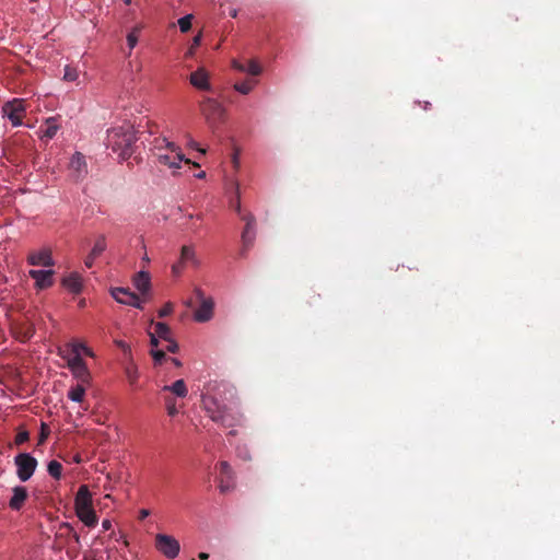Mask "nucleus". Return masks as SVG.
<instances>
[{
    "label": "nucleus",
    "instance_id": "obj_1",
    "mask_svg": "<svg viewBox=\"0 0 560 560\" xmlns=\"http://www.w3.org/2000/svg\"><path fill=\"white\" fill-rule=\"evenodd\" d=\"M135 142L136 136L130 128L115 127L107 130L106 147L118 161H125L131 156Z\"/></svg>",
    "mask_w": 560,
    "mask_h": 560
},
{
    "label": "nucleus",
    "instance_id": "obj_2",
    "mask_svg": "<svg viewBox=\"0 0 560 560\" xmlns=\"http://www.w3.org/2000/svg\"><path fill=\"white\" fill-rule=\"evenodd\" d=\"M155 148L159 151L156 153L159 164L167 166L170 170L180 168L182 165L187 166L189 170L191 165L199 167L198 164L192 163L189 159H185L180 148L166 138L156 139Z\"/></svg>",
    "mask_w": 560,
    "mask_h": 560
},
{
    "label": "nucleus",
    "instance_id": "obj_3",
    "mask_svg": "<svg viewBox=\"0 0 560 560\" xmlns=\"http://www.w3.org/2000/svg\"><path fill=\"white\" fill-rule=\"evenodd\" d=\"M202 407L210 419L225 428H232L241 422V415L221 405L218 399L209 394L202 396Z\"/></svg>",
    "mask_w": 560,
    "mask_h": 560
},
{
    "label": "nucleus",
    "instance_id": "obj_4",
    "mask_svg": "<svg viewBox=\"0 0 560 560\" xmlns=\"http://www.w3.org/2000/svg\"><path fill=\"white\" fill-rule=\"evenodd\" d=\"M154 331L149 332L151 347H159L161 341H165V349L171 353H176L179 349L178 343L173 339L172 329L165 323H152Z\"/></svg>",
    "mask_w": 560,
    "mask_h": 560
},
{
    "label": "nucleus",
    "instance_id": "obj_5",
    "mask_svg": "<svg viewBox=\"0 0 560 560\" xmlns=\"http://www.w3.org/2000/svg\"><path fill=\"white\" fill-rule=\"evenodd\" d=\"M16 475L23 482L27 481L37 467V460L28 453H20L14 457Z\"/></svg>",
    "mask_w": 560,
    "mask_h": 560
},
{
    "label": "nucleus",
    "instance_id": "obj_6",
    "mask_svg": "<svg viewBox=\"0 0 560 560\" xmlns=\"http://www.w3.org/2000/svg\"><path fill=\"white\" fill-rule=\"evenodd\" d=\"M25 106L23 100L14 98L3 104L2 116L7 117L12 126L18 127L22 125V118L25 115Z\"/></svg>",
    "mask_w": 560,
    "mask_h": 560
},
{
    "label": "nucleus",
    "instance_id": "obj_7",
    "mask_svg": "<svg viewBox=\"0 0 560 560\" xmlns=\"http://www.w3.org/2000/svg\"><path fill=\"white\" fill-rule=\"evenodd\" d=\"M155 548L168 559L176 558L180 550L178 540L166 534L155 536Z\"/></svg>",
    "mask_w": 560,
    "mask_h": 560
},
{
    "label": "nucleus",
    "instance_id": "obj_8",
    "mask_svg": "<svg viewBox=\"0 0 560 560\" xmlns=\"http://www.w3.org/2000/svg\"><path fill=\"white\" fill-rule=\"evenodd\" d=\"M220 470L219 489L222 493H228L234 488V475L232 467L225 460L218 464Z\"/></svg>",
    "mask_w": 560,
    "mask_h": 560
},
{
    "label": "nucleus",
    "instance_id": "obj_9",
    "mask_svg": "<svg viewBox=\"0 0 560 560\" xmlns=\"http://www.w3.org/2000/svg\"><path fill=\"white\" fill-rule=\"evenodd\" d=\"M30 277L35 280L36 288L43 290L50 288L54 283L52 277L55 275V271L49 270H35L32 269L28 271Z\"/></svg>",
    "mask_w": 560,
    "mask_h": 560
},
{
    "label": "nucleus",
    "instance_id": "obj_10",
    "mask_svg": "<svg viewBox=\"0 0 560 560\" xmlns=\"http://www.w3.org/2000/svg\"><path fill=\"white\" fill-rule=\"evenodd\" d=\"M27 261L32 266L51 267L55 265L51 250L49 248H43L39 252L31 253L27 257Z\"/></svg>",
    "mask_w": 560,
    "mask_h": 560
},
{
    "label": "nucleus",
    "instance_id": "obj_11",
    "mask_svg": "<svg viewBox=\"0 0 560 560\" xmlns=\"http://www.w3.org/2000/svg\"><path fill=\"white\" fill-rule=\"evenodd\" d=\"M190 84L200 91H211L209 73L205 68H198L189 77Z\"/></svg>",
    "mask_w": 560,
    "mask_h": 560
},
{
    "label": "nucleus",
    "instance_id": "obj_12",
    "mask_svg": "<svg viewBox=\"0 0 560 560\" xmlns=\"http://www.w3.org/2000/svg\"><path fill=\"white\" fill-rule=\"evenodd\" d=\"M214 302L211 298L200 302L199 307L195 311L194 318L198 323L209 322L213 316Z\"/></svg>",
    "mask_w": 560,
    "mask_h": 560
},
{
    "label": "nucleus",
    "instance_id": "obj_13",
    "mask_svg": "<svg viewBox=\"0 0 560 560\" xmlns=\"http://www.w3.org/2000/svg\"><path fill=\"white\" fill-rule=\"evenodd\" d=\"M13 330H14L16 338L20 341L25 342L34 336L35 327H34L33 323H31L27 319H24L22 322L16 323L13 326Z\"/></svg>",
    "mask_w": 560,
    "mask_h": 560
},
{
    "label": "nucleus",
    "instance_id": "obj_14",
    "mask_svg": "<svg viewBox=\"0 0 560 560\" xmlns=\"http://www.w3.org/2000/svg\"><path fill=\"white\" fill-rule=\"evenodd\" d=\"M69 170L78 174H88L89 168L86 156L83 153L75 151L70 158Z\"/></svg>",
    "mask_w": 560,
    "mask_h": 560
},
{
    "label": "nucleus",
    "instance_id": "obj_15",
    "mask_svg": "<svg viewBox=\"0 0 560 560\" xmlns=\"http://www.w3.org/2000/svg\"><path fill=\"white\" fill-rule=\"evenodd\" d=\"M255 237H256L255 226L245 225L244 231L242 232V248L240 250L241 257L245 258L247 256L248 250L254 245Z\"/></svg>",
    "mask_w": 560,
    "mask_h": 560
},
{
    "label": "nucleus",
    "instance_id": "obj_16",
    "mask_svg": "<svg viewBox=\"0 0 560 560\" xmlns=\"http://www.w3.org/2000/svg\"><path fill=\"white\" fill-rule=\"evenodd\" d=\"M132 283L142 295L148 294L151 289V278L149 272L144 270L137 272L132 278Z\"/></svg>",
    "mask_w": 560,
    "mask_h": 560
},
{
    "label": "nucleus",
    "instance_id": "obj_17",
    "mask_svg": "<svg viewBox=\"0 0 560 560\" xmlns=\"http://www.w3.org/2000/svg\"><path fill=\"white\" fill-rule=\"evenodd\" d=\"M12 491L13 495L9 501V506L14 511H20L28 497L27 490L25 487L16 486Z\"/></svg>",
    "mask_w": 560,
    "mask_h": 560
},
{
    "label": "nucleus",
    "instance_id": "obj_18",
    "mask_svg": "<svg viewBox=\"0 0 560 560\" xmlns=\"http://www.w3.org/2000/svg\"><path fill=\"white\" fill-rule=\"evenodd\" d=\"M75 511L92 506V497L88 486L83 485L79 488L74 499Z\"/></svg>",
    "mask_w": 560,
    "mask_h": 560
},
{
    "label": "nucleus",
    "instance_id": "obj_19",
    "mask_svg": "<svg viewBox=\"0 0 560 560\" xmlns=\"http://www.w3.org/2000/svg\"><path fill=\"white\" fill-rule=\"evenodd\" d=\"M45 126H46L45 129H43V128L39 129V138L46 139V140L52 139L57 135V132L60 128V126L57 122L56 117L47 118L45 120Z\"/></svg>",
    "mask_w": 560,
    "mask_h": 560
},
{
    "label": "nucleus",
    "instance_id": "obj_20",
    "mask_svg": "<svg viewBox=\"0 0 560 560\" xmlns=\"http://www.w3.org/2000/svg\"><path fill=\"white\" fill-rule=\"evenodd\" d=\"M62 284L70 292L78 294L82 290V279L79 273L72 272L62 279Z\"/></svg>",
    "mask_w": 560,
    "mask_h": 560
},
{
    "label": "nucleus",
    "instance_id": "obj_21",
    "mask_svg": "<svg viewBox=\"0 0 560 560\" xmlns=\"http://www.w3.org/2000/svg\"><path fill=\"white\" fill-rule=\"evenodd\" d=\"M75 514L88 527H94L97 524V516L93 506L77 510Z\"/></svg>",
    "mask_w": 560,
    "mask_h": 560
},
{
    "label": "nucleus",
    "instance_id": "obj_22",
    "mask_svg": "<svg viewBox=\"0 0 560 560\" xmlns=\"http://www.w3.org/2000/svg\"><path fill=\"white\" fill-rule=\"evenodd\" d=\"M228 194H235V199L231 197L230 207L233 208L238 214H241V200H240V187L238 184L234 180H231L225 185Z\"/></svg>",
    "mask_w": 560,
    "mask_h": 560
},
{
    "label": "nucleus",
    "instance_id": "obj_23",
    "mask_svg": "<svg viewBox=\"0 0 560 560\" xmlns=\"http://www.w3.org/2000/svg\"><path fill=\"white\" fill-rule=\"evenodd\" d=\"M58 353L62 359L67 360V366L70 371H73L74 369L81 368L85 364L80 353H72L73 355L70 357L68 353H66L65 350L61 349H59Z\"/></svg>",
    "mask_w": 560,
    "mask_h": 560
},
{
    "label": "nucleus",
    "instance_id": "obj_24",
    "mask_svg": "<svg viewBox=\"0 0 560 560\" xmlns=\"http://www.w3.org/2000/svg\"><path fill=\"white\" fill-rule=\"evenodd\" d=\"M163 392H171L177 397L184 398L188 394V389L184 380H177L172 385H164L162 388Z\"/></svg>",
    "mask_w": 560,
    "mask_h": 560
},
{
    "label": "nucleus",
    "instance_id": "obj_25",
    "mask_svg": "<svg viewBox=\"0 0 560 560\" xmlns=\"http://www.w3.org/2000/svg\"><path fill=\"white\" fill-rule=\"evenodd\" d=\"M74 378L79 382V384L88 385L91 381V373L86 366V363L81 368L74 369L71 371Z\"/></svg>",
    "mask_w": 560,
    "mask_h": 560
},
{
    "label": "nucleus",
    "instance_id": "obj_26",
    "mask_svg": "<svg viewBox=\"0 0 560 560\" xmlns=\"http://www.w3.org/2000/svg\"><path fill=\"white\" fill-rule=\"evenodd\" d=\"M129 294L137 295L136 293L131 292L130 289L128 288L118 287L110 289V295L120 304H124V301L129 300Z\"/></svg>",
    "mask_w": 560,
    "mask_h": 560
},
{
    "label": "nucleus",
    "instance_id": "obj_27",
    "mask_svg": "<svg viewBox=\"0 0 560 560\" xmlns=\"http://www.w3.org/2000/svg\"><path fill=\"white\" fill-rule=\"evenodd\" d=\"M85 395V385L77 384L68 392V398L75 402H81Z\"/></svg>",
    "mask_w": 560,
    "mask_h": 560
},
{
    "label": "nucleus",
    "instance_id": "obj_28",
    "mask_svg": "<svg viewBox=\"0 0 560 560\" xmlns=\"http://www.w3.org/2000/svg\"><path fill=\"white\" fill-rule=\"evenodd\" d=\"M140 26H135L128 34H127V45L129 47V54H131V50L137 46L139 40V34H140Z\"/></svg>",
    "mask_w": 560,
    "mask_h": 560
},
{
    "label": "nucleus",
    "instance_id": "obj_29",
    "mask_svg": "<svg viewBox=\"0 0 560 560\" xmlns=\"http://www.w3.org/2000/svg\"><path fill=\"white\" fill-rule=\"evenodd\" d=\"M105 249H106L105 236L104 235H100L96 238V241L94 243V246L91 249L92 256L100 257L105 252Z\"/></svg>",
    "mask_w": 560,
    "mask_h": 560
},
{
    "label": "nucleus",
    "instance_id": "obj_30",
    "mask_svg": "<svg viewBox=\"0 0 560 560\" xmlns=\"http://www.w3.org/2000/svg\"><path fill=\"white\" fill-rule=\"evenodd\" d=\"M165 351H167L165 349V346L162 347V348H160V346L159 347H151L150 354L152 355L155 365L162 364L163 360L166 359Z\"/></svg>",
    "mask_w": 560,
    "mask_h": 560
},
{
    "label": "nucleus",
    "instance_id": "obj_31",
    "mask_svg": "<svg viewBox=\"0 0 560 560\" xmlns=\"http://www.w3.org/2000/svg\"><path fill=\"white\" fill-rule=\"evenodd\" d=\"M47 470L52 478L59 480L61 478L62 465L57 460H50Z\"/></svg>",
    "mask_w": 560,
    "mask_h": 560
},
{
    "label": "nucleus",
    "instance_id": "obj_32",
    "mask_svg": "<svg viewBox=\"0 0 560 560\" xmlns=\"http://www.w3.org/2000/svg\"><path fill=\"white\" fill-rule=\"evenodd\" d=\"M255 84H256L255 80H253V81H243V82H240V83H235L234 84V89L238 93L247 95V94H249L252 92V90L254 89Z\"/></svg>",
    "mask_w": 560,
    "mask_h": 560
},
{
    "label": "nucleus",
    "instance_id": "obj_33",
    "mask_svg": "<svg viewBox=\"0 0 560 560\" xmlns=\"http://www.w3.org/2000/svg\"><path fill=\"white\" fill-rule=\"evenodd\" d=\"M125 374L126 377L131 386H135L137 384V381L139 378V372L138 369L130 364L125 368Z\"/></svg>",
    "mask_w": 560,
    "mask_h": 560
},
{
    "label": "nucleus",
    "instance_id": "obj_34",
    "mask_svg": "<svg viewBox=\"0 0 560 560\" xmlns=\"http://www.w3.org/2000/svg\"><path fill=\"white\" fill-rule=\"evenodd\" d=\"M211 109L212 112H221L220 104L212 100V98H206L201 105L202 113L208 116V110Z\"/></svg>",
    "mask_w": 560,
    "mask_h": 560
},
{
    "label": "nucleus",
    "instance_id": "obj_35",
    "mask_svg": "<svg viewBox=\"0 0 560 560\" xmlns=\"http://www.w3.org/2000/svg\"><path fill=\"white\" fill-rule=\"evenodd\" d=\"M192 19H194L192 14H186V15L182 16L180 19H178L177 23H178V27H179L180 32L186 33L190 30Z\"/></svg>",
    "mask_w": 560,
    "mask_h": 560
},
{
    "label": "nucleus",
    "instance_id": "obj_36",
    "mask_svg": "<svg viewBox=\"0 0 560 560\" xmlns=\"http://www.w3.org/2000/svg\"><path fill=\"white\" fill-rule=\"evenodd\" d=\"M78 78H79V71L77 68L71 67L69 65L65 67V72H63L65 81L74 82L78 80Z\"/></svg>",
    "mask_w": 560,
    "mask_h": 560
},
{
    "label": "nucleus",
    "instance_id": "obj_37",
    "mask_svg": "<svg viewBox=\"0 0 560 560\" xmlns=\"http://www.w3.org/2000/svg\"><path fill=\"white\" fill-rule=\"evenodd\" d=\"M180 261H195V252L190 246L184 245L180 249Z\"/></svg>",
    "mask_w": 560,
    "mask_h": 560
},
{
    "label": "nucleus",
    "instance_id": "obj_38",
    "mask_svg": "<svg viewBox=\"0 0 560 560\" xmlns=\"http://www.w3.org/2000/svg\"><path fill=\"white\" fill-rule=\"evenodd\" d=\"M244 72H246L248 74H252V75H258L261 72V67H260V65L257 61L249 60L247 62V65H245V71Z\"/></svg>",
    "mask_w": 560,
    "mask_h": 560
},
{
    "label": "nucleus",
    "instance_id": "obj_39",
    "mask_svg": "<svg viewBox=\"0 0 560 560\" xmlns=\"http://www.w3.org/2000/svg\"><path fill=\"white\" fill-rule=\"evenodd\" d=\"M85 347H86V345L84 342L77 341V340H72L67 343V348L69 349V351L71 353H80L81 354V352H83Z\"/></svg>",
    "mask_w": 560,
    "mask_h": 560
},
{
    "label": "nucleus",
    "instance_id": "obj_40",
    "mask_svg": "<svg viewBox=\"0 0 560 560\" xmlns=\"http://www.w3.org/2000/svg\"><path fill=\"white\" fill-rule=\"evenodd\" d=\"M165 405H166V410H167L168 416L174 417L175 415H177L178 410L176 408V404H175V399L174 398L166 397L165 398Z\"/></svg>",
    "mask_w": 560,
    "mask_h": 560
},
{
    "label": "nucleus",
    "instance_id": "obj_41",
    "mask_svg": "<svg viewBox=\"0 0 560 560\" xmlns=\"http://www.w3.org/2000/svg\"><path fill=\"white\" fill-rule=\"evenodd\" d=\"M124 304L125 305L133 306V307L139 308V310L143 308L142 301L140 300V298L138 295H130L129 294V300L124 301Z\"/></svg>",
    "mask_w": 560,
    "mask_h": 560
},
{
    "label": "nucleus",
    "instance_id": "obj_42",
    "mask_svg": "<svg viewBox=\"0 0 560 560\" xmlns=\"http://www.w3.org/2000/svg\"><path fill=\"white\" fill-rule=\"evenodd\" d=\"M49 433H50V429H49L48 424H46L45 422H42L40 433H39V438H38V444L45 443Z\"/></svg>",
    "mask_w": 560,
    "mask_h": 560
},
{
    "label": "nucleus",
    "instance_id": "obj_43",
    "mask_svg": "<svg viewBox=\"0 0 560 560\" xmlns=\"http://www.w3.org/2000/svg\"><path fill=\"white\" fill-rule=\"evenodd\" d=\"M28 439H30L28 431L19 430V432L15 435V444L21 445V444L25 443L26 441H28Z\"/></svg>",
    "mask_w": 560,
    "mask_h": 560
},
{
    "label": "nucleus",
    "instance_id": "obj_44",
    "mask_svg": "<svg viewBox=\"0 0 560 560\" xmlns=\"http://www.w3.org/2000/svg\"><path fill=\"white\" fill-rule=\"evenodd\" d=\"M240 215H241V219L243 221H245V225H248V226L256 225L255 217L252 213H244V214L241 213Z\"/></svg>",
    "mask_w": 560,
    "mask_h": 560
},
{
    "label": "nucleus",
    "instance_id": "obj_45",
    "mask_svg": "<svg viewBox=\"0 0 560 560\" xmlns=\"http://www.w3.org/2000/svg\"><path fill=\"white\" fill-rule=\"evenodd\" d=\"M173 312V305L171 303H166L160 311L159 316L165 317Z\"/></svg>",
    "mask_w": 560,
    "mask_h": 560
},
{
    "label": "nucleus",
    "instance_id": "obj_46",
    "mask_svg": "<svg viewBox=\"0 0 560 560\" xmlns=\"http://www.w3.org/2000/svg\"><path fill=\"white\" fill-rule=\"evenodd\" d=\"M184 268V262L180 260L172 266V272L174 276H179Z\"/></svg>",
    "mask_w": 560,
    "mask_h": 560
},
{
    "label": "nucleus",
    "instance_id": "obj_47",
    "mask_svg": "<svg viewBox=\"0 0 560 560\" xmlns=\"http://www.w3.org/2000/svg\"><path fill=\"white\" fill-rule=\"evenodd\" d=\"M194 294H195L196 299L198 300V302H202V301H207L208 300V298L205 296V293H203V291L200 288H195L194 289Z\"/></svg>",
    "mask_w": 560,
    "mask_h": 560
},
{
    "label": "nucleus",
    "instance_id": "obj_48",
    "mask_svg": "<svg viewBox=\"0 0 560 560\" xmlns=\"http://www.w3.org/2000/svg\"><path fill=\"white\" fill-rule=\"evenodd\" d=\"M97 257L96 256H92V253L90 252V254L85 257L84 259V265L86 268H91L94 264V260L96 259Z\"/></svg>",
    "mask_w": 560,
    "mask_h": 560
},
{
    "label": "nucleus",
    "instance_id": "obj_49",
    "mask_svg": "<svg viewBox=\"0 0 560 560\" xmlns=\"http://www.w3.org/2000/svg\"><path fill=\"white\" fill-rule=\"evenodd\" d=\"M61 528L67 529V530H68V533L72 534V535H73V537H74V539H75L77 541H79V535L77 534V532L73 529V527H72L70 524L65 523V524L61 526Z\"/></svg>",
    "mask_w": 560,
    "mask_h": 560
},
{
    "label": "nucleus",
    "instance_id": "obj_50",
    "mask_svg": "<svg viewBox=\"0 0 560 560\" xmlns=\"http://www.w3.org/2000/svg\"><path fill=\"white\" fill-rule=\"evenodd\" d=\"M232 67L235 70L240 71V72H244L245 71V65L240 62V61H237V60H233L232 61Z\"/></svg>",
    "mask_w": 560,
    "mask_h": 560
},
{
    "label": "nucleus",
    "instance_id": "obj_51",
    "mask_svg": "<svg viewBox=\"0 0 560 560\" xmlns=\"http://www.w3.org/2000/svg\"><path fill=\"white\" fill-rule=\"evenodd\" d=\"M200 42H201V35L198 34L192 39V47L190 48V51H189L190 54H192V48L198 46L200 44Z\"/></svg>",
    "mask_w": 560,
    "mask_h": 560
},
{
    "label": "nucleus",
    "instance_id": "obj_52",
    "mask_svg": "<svg viewBox=\"0 0 560 560\" xmlns=\"http://www.w3.org/2000/svg\"><path fill=\"white\" fill-rule=\"evenodd\" d=\"M188 145H189L190 148L197 149V150H198V151H200L201 153H205V152H206V150H203V149H199V148H198L197 142H196V141H194V140H190V141L188 142Z\"/></svg>",
    "mask_w": 560,
    "mask_h": 560
},
{
    "label": "nucleus",
    "instance_id": "obj_53",
    "mask_svg": "<svg viewBox=\"0 0 560 560\" xmlns=\"http://www.w3.org/2000/svg\"><path fill=\"white\" fill-rule=\"evenodd\" d=\"M102 527H103V529H104V530H108V529H110V527H112V523H110V521H109V520H104V521L102 522Z\"/></svg>",
    "mask_w": 560,
    "mask_h": 560
},
{
    "label": "nucleus",
    "instance_id": "obj_54",
    "mask_svg": "<svg viewBox=\"0 0 560 560\" xmlns=\"http://www.w3.org/2000/svg\"><path fill=\"white\" fill-rule=\"evenodd\" d=\"M149 515H150L149 510L143 509V510H141V511H140L139 518H140V520H144V518H145V517H148Z\"/></svg>",
    "mask_w": 560,
    "mask_h": 560
},
{
    "label": "nucleus",
    "instance_id": "obj_55",
    "mask_svg": "<svg viewBox=\"0 0 560 560\" xmlns=\"http://www.w3.org/2000/svg\"><path fill=\"white\" fill-rule=\"evenodd\" d=\"M83 353L91 358L94 357V352L88 346L84 348Z\"/></svg>",
    "mask_w": 560,
    "mask_h": 560
},
{
    "label": "nucleus",
    "instance_id": "obj_56",
    "mask_svg": "<svg viewBox=\"0 0 560 560\" xmlns=\"http://www.w3.org/2000/svg\"><path fill=\"white\" fill-rule=\"evenodd\" d=\"M198 558H199L200 560H207V559H209V553H208V552H200V553L198 555Z\"/></svg>",
    "mask_w": 560,
    "mask_h": 560
},
{
    "label": "nucleus",
    "instance_id": "obj_57",
    "mask_svg": "<svg viewBox=\"0 0 560 560\" xmlns=\"http://www.w3.org/2000/svg\"><path fill=\"white\" fill-rule=\"evenodd\" d=\"M171 361L173 362V364L175 366H177V368L182 366V362L178 359L172 358Z\"/></svg>",
    "mask_w": 560,
    "mask_h": 560
},
{
    "label": "nucleus",
    "instance_id": "obj_58",
    "mask_svg": "<svg viewBox=\"0 0 560 560\" xmlns=\"http://www.w3.org/2000/svg\"><path fill=\"white\" fill-rule=\"evenodd\" d=\"M230 15H231V18H236L237 16V10L236 9H232L230 11Z\"/></svg>",
    "mask_w": 560,
    "mask_h": 560
},
{
    "label": "nucleus",
    "instance_id": "obj_59",
    "mask_svg": "<svg viewBox=\"0 0 560 560\" xmlns=\"http://www.w3.org/2000/svg\"><path fill=\"white\" fill-rule=\"evenodd\" d=\"M196 175H200V176H203L206 175V173L203 171H200L199 173H197Z\"/></svg>",
    "mask_w": 560,
    "mask_h": 560
},
{
    "label": "nucleus",
    "instance_id": "obj_60",
    "mask_svg": "<svg viewBox=\"0 0 560 560\" xmlns=\"http://www.w3.org/2000/svg\"><path fill=\"white\" fill-rule=\"evenodd\" d=\"M233 163H235V164L237 163V156L236 155L233 158Z\"/></svg>",
    "mask_w": 560,
    "mask_h": 560
},
{
    "label": "nucleus",
    "instance_id": "obj_61",
    "mask_svg": "<svg viewBox=\"0 0 560 560\" xmlns=\"http://www.w3.org/2000/svg\"><path fill=\"white\" fill-rule=\"evenodd\" d=\"M143 260H145L147 262L149 261V258L147 255L143 257Z\"/></svg>",
    "mask_w": 560,
    "mask_h": 560
},
{
    "label": "nucleus",
    "instance_id": "obj_62",
    "mask_svg": "<svg viewBox=\"0 0 560 560\" xmlns=\"http://www.w3.org/2000/svg\"><path fill=\"white\" fill-rule=\"evenodd\" d=\"M429 105H430V103H429V102H425V106H424V108H428V106H429Z\"/></svg>",
    "mask_w": 560,
    "mask_h": 560
},
{
    "label": "nucleus",
    "instance_id": "obj_63",
    "mask_svg": "<svg viewBox=\"0 0 560 560\" xmlns=\"http://www.w3.org/2000/svg\"><path fill=\"white\" fill-rule=\"evenodd\" d=\"M125 2H126L127 4H129V3L131 2V0H125Z\"/></svg>",
    "mask_w": 560,
    "mask_h": 560
}]
</instances>
